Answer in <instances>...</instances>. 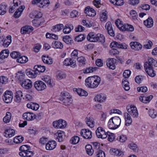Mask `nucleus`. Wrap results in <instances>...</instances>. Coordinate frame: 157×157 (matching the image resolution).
Returning a JSON list of instances; mask_svg holds the SVG:
<instances>
[{"label":"nucleus","mask_w":157,"mask_h":157,"mask_svg":"<svg viewBox=\"0 0 157 157\" xmlns=\"http://www.w3.org/2000/svg\"><path fill=\"white\" fill-rule=\"evenodd\" d=\"M100 78L97 75L89 77L85 80V85L88 87L94 88L98 87L100 83Z\"/></svg>","instance_id":"nucleus-1"},{"label":"nucleus","mask_w":157,"mask_h":157,"mask_svg":"<svg viewBox=\"0 0 157 157\" xmlns=\"http://www.w3.org/2000/svg\"><path fill=\"white\" fill-rule=\"evenodd\" d=\"M33 86L35 89L38 91L43 90L46 88L45 84L40 80L35 82L33 84Z\"/></svg>","instance_id":"nucleus-2"},{"label":"nucleus","mask_w":157,"mask_h":157,"mask_svg":"<svg viewBox=\"0 0 157 157\" xmlns=\"http://www.w3.org/2000/svg\"><path fill=\"white\" fill-rule=\"evenodd\" d=\"M2 98L3 101L6 103H10L13 98V94L11 91L6 90L4 93Z\"/></svg>","instance_id":"nucleus-3"},{"label":"nucleus","mask_w":157,"mask_h":157,"mask_svg":"<svg viewBox=\"0 0 157 157\" xmlns=\"http://www.w3.org/2000/svg\"><path fill=\"white\" fill-rule=\"evenodd\" d=\"M127 111L132 117L134 118H137L138 116V113L136 108L133 105H131L130 107L127 106L126 107Z\"/></svg>","instance_id":"nucleus-4"},{"label":"nucleus","mask_w":157,"mask_h":157,"mask_svg":"<svg viewBox=\"0 0 157 157\" xmlns=\"http://www.w3.org/2000/svg\"><path fill=\"white\" fill-rule=\"evenodd\" d=\"M53 126L56 128H65L67 125V122L64 120L60 119L57 121H54Z\"/></svg>","instance_id":"nucleus-5"},{"label":"nucleus","mask_w":157,"mask_h":157,"mask_svg":"<svg viewBox=\"0 0 157 157\" xmlns=\"http://www.w3.org/2000/svg\"><path fill=\"white\" fill-rule=\"evenodd\" d=\"M97 137L99 138L104 139L107 137V132L104 130L103 128L101 127H99L98 128L96 131Z\"/></svg>","instance_id":"nucleus-6"},{"label":"nucleus","mask_w":157,"mask_h":157,"mask_svg":"<svg viewBox=\"0 0 157 157\" xmlns=\"http://www.w3.org/2000/svg\"><path fill=\"white\" fill-rule=\"evenodd\" d=\"M144 68L147 74L151 77H154L156 75L152 67L149 66L147 63H145L144 65Z\"/></svg>","instance_id":"nucleus-7"},{"label":"nucleus","mask_w":157,"mask_h":157,"mask_svg":"<svg viewBox=\"0 0 157 157\" xmlns=\"http://www.w3.org/2000/svg\"><path fill=\"white\" fill-rule=\"evenodd\" d=\"M80 134L85 139H90L92 137L91 131L86 129L81 130Z\"/></svg>","instance_id":"nucleus-8"},{"label":"nucleus","mask_w":157,"mask_h":157,"mask_svg":"<svg viewBox=\"0 0 157 157\" xmlns=\"http://www.w3.org/2000/svg\"><path fill=\"white\" fill-rule=\"evenodd\" d=\"M109 46L111 48L117 47V48L123 49H126L128 47V45L125 43H120L116 41L111 42Z\"/></svg>","instance_id":"nucleus-9"},{"label":"nucleus","mask_w":157,"mask_h":157,"mask_svg":"<svg viewBox=\"0 0 157 157\" xmlns=\"http://www.w3.org/2000/svg\"><path fill=\"white\" fill-rule=\"evenodd\" d=\"M20 84L22 87L26 89H29L31 88L33 86L32 81L28 79L22 81V82H20Z\"/></svg>","instance_id":"nucleus-10"},{"label":"nucleus","mask_w":157,"mask_h":157,"mask_svg":"<svg viewBox=\"0 0 157 157\" xmlns=\"http://www.w3.org/2000/svg\"><path fill=\"white\" fill-rule=\"evenodd\" d=\"M105 29L107 30L108 33L111 36H114L115 34L112 27V24L110 21L107 22L105 26Z\"/></svg>","instance_id":"nucleus-11"},{"label":"nucleus","mask_w":157,"mask_h":157,"mask_svg":"<svg viewBox=\"0 0 157 157\" xmlns=\"http://www.w3.org/2000/svg\"><path fill=\"white\" fill-rule=\"evenodd\" d=\"M116 60L113 58H109L106 61V65L110 69L114 70L115 68V63Z\"/></svg>","instance_id":"nucleus-12"},{"label":"nucleus","mask_w":157,"mask_h":157,"mask_svg":"<svg viewBox=\"0 0 157 157\" xmlns=\"http://www.w3.org/2000/svg\"><path fill=\"white\" fill-rule=\"evenodd\" d=\"M23 117L27 121H32L34 120L36 117V115L31 112H26L23 114Z\"/></svg>","instance_id":"nucleus-13"},{"label":"nucleus","mask_w":157,"mask_h":157,"mask_svg":"<svg viewBox=\"0 0 157 157\" xmlns=\"http://www.w3.org/2000/svg\"><path fill=\"white\" fill-rule=\"evenodd\" d=\"M130 46L132 49L136 51H139L142 48L141 44L135 41L132 42L130 44Z\"/></svg>","instance_id":"nucleus-14"},{"label":"nucleus","mask_w":157,"mask_h":157,"mask_svg":"<svg viewBox=\"0 0 157 157\" xmlns=\"http://www.w3.org/2000/svg\"><path fill=\"white\" fill-rule=\"evenodd\" d=\"M120 30L123 31H127L132 32L134 31V28L132 25L128 24H125L120 27Z\"/></svg>","instance_id":"nucleus-15"},{"label":"nucleus","mask_w":157,"mask_h":157,"mask_svg":"<svg viewBox=\"0 0 157 157\" xmlns=\"http://www.w3.org/2000/svg\"><path fill=\"white\" fill-rule=\"evenodd\" d=\"M84 13L88 16L93 17L96 15V12L90 6H87L85 9Z\"/></svg>","instance_id":"nucleus-16"},{"label":"nucleus","mask_w":157,"mask_h":157,"mask_svg":"<svg viewBox=\"0 0 157 157\" xmlns=\"http://www.w3.org/2000/svg\"><path fill=\"white\" fill-rule=\"evenodd\" d=\"M56 146V143L54 140L49 141L46 145V148L47 150H52L54 149Z\"/></svg>","instance_id":"nucleus-17"},{"label":"nucleus","mask_w":157,"mask_h":157,"mask_svg":"<svg viewBox=\"0 0 157 157\" xmlns=\"http://www.w3.org/2000/svg\"><path fill=\"white\" fill-rule=\"evenodd\" d=\"M25 6L24 5L21 6L17 9L14 14V17L15 18H19L21 15Z\"/></svg>","instance_id":"nucleus-18"},{"label":"nucleus","mask_w":157,"mask_h":157,"mask_svg":"<svg viewBox=\"0 0 157 157\" xmlns=\"http://www.w3.org/2000/svg\"><path fill=\"white\" fill-rule=\"evenodd\" d=\"M33 30V27L28 25L25 26L21 28V33L23 34L29 33Z\"/></svg>","instance_id":"nucleus-19"},{"label":"nucleus","mask_w":157,"mask_h":157,"mask_svg":"<svg viewBox=\"0 0 157 157\" xmlns=\"http://www.w3.org/2000/svg\"><path fill=\"white\" fill-rule=\"evenodd\" d=\"M106 99V97L105 95L102 94H98L94 98L95 101L99 102L105 101Z\"/></svg>","instance_id":"nucleus-20"},{"label":"nucleus","mask_w":157,"mask_h":157,"mask_svg":"<svg viewBox=\"0 0 157 157\" xmlns=\"http://www.w3.org/2000/svg\"><path fill=\"white\" fill-rule=\"evenodd\" d=\"M15 132L13 129H6L4 132V135L6 137L10 138L15 134Z\"/></svg>","instance_id":"nucleus-21"},{"label":"nucleus","mask_w":157,"mask_h":157,"mask_svg":"<svg viewBox=\"0 0 157 157\" xmlns=\"http://www.w3.org/2000/svg\"><path fill=\"white\" fill-rule=\"evenodd\" d=\"M97 34L93 33H90L87 36L88 40L90 42H96L97 41Z\"/></svg>","instance_id":"nucleus-22"},{"label":"nucleus","mask_w":157,"mask_h":157,"mask_svg":"<svg viewBox=\"0 0 157 157\" xmlns=\"http://www.w3.org/2000/svg\"><path fill=\"white\" fill-rule=\"evenodd\" d=\"M153 96L152 95H150L148 96L143 95L140 96L139 99L141 101L145 103H147L150 102Z\"/></svg>","instance_id":"nucleus-23"},{"label":"nucleus","mask_w":157,"mask_h":157,"mask_svg":"<svg viewBox=\"0 0 157 157\" xmlns=\"http://www.w3.org/2000/svg\"><path fill=\"white\" fill-rule=\"evenodd\" d=\"M43 80L44 81L47 83V85L50 87H52L54 85L53 81H52L51 78L48 76H45L42 78Z\"/></svg>","instance_id":"nucleus-24"},{"label":"nucleus","mask_w":157,"mask_h":157,"mask_svg":"<svg viewBox=\"0 0 157 157\" xmlns=\"http://www.w3.org/2000/svg\"><path fill=\"white\" fill-rule=\"evenodd\" d=\"M74 27L71 24H67L63 28V31L64 34L70 33L72 30L73 29Z\"/></svg>","instance_id":"nucleus-25"},{"label":"nucleus","mask_w":157,"mask_h":157,"mask_svg":"<svg viewBox=\"0 0 157 157\" xmlns=\"http://www.w3.org/2000/svg\"><path fill=\"white\" fill-rule=\"evenodd\" d=\"M110 153L112 155L121 156L123 155L122 151L117 149L111 148L110 150Z\"/></svg>","instance_id":"nucleus-26"},{"label":"nucleus","mask_w":157,"mask_h":157,"mask_svg":"<svg viewBox=\"0 0 157 157\" xmlns=\"http://www.w3.org/2000/svg\"><path fill=\"white\" fill-rule=\"evenodd\" d=\"M86 124L89 127L92 128L94 127V122L92 117H86Z\"/></svg>","instance_id":"nucleus-27"},{"label":"nucleus","mask_w":157,"mask_h":157,"mask_svg":"<svg viewBox=\"0 0 157 157\" xmlns=\"http://www.w3.org/2000/svg\"><path fill=\"white\" fill-rule=\"evenodd\" d=\"M25 73L26 75L29 77L33 78H35L37 76V74L36 73L35 71L30 69H27L25 70Z\"/></svg>","instance_id":"nucleus-28"},{"label":"nucleus","mask_w":157,"mask_h":157,"mask_svg":"<svg viewBox=\"0 0 157 157\" xmlns=\"http://www.w3.org/2000/svg\"><path fill=\"white\" fill-rule=\"evenodd\" d=\"M27 108L35 110H37L39 109V105L37 103L30 102L27 105Z\"/></svg>","instance_id":"nucleus-29"},{"label":"nucleus","mask_w":157,"mask_h":157,"mask_svg":"<svg viewBox=\"0 0 157 157\" xmlns=\"http://www.w3.org/2000/svg\"><path fill=\"white\" fill-rule=\"evenodd\" d=\"M124 116L125 121V125L126 126H129L132 122V120L131 117L130 115L127 113H125Z\"/></svg>","instance_id":"nucleus-30"},{"label":"nucleus","mask_w":157,"mask_h":157,"mask_svg":"<svg viewBox=\"0 0 157 157\" xmlns=\"http://www.w3.org/2000/svg\"><path fill=\"white\" fill-rule=\"evenodd\" d=\"M11 42V36L10 35H8L4 40L2 44L4 47H7L10 44Z\"/></svg>","instance_id":"nucleus-31"},{"label":"nucleus","mask_w":157,"mask_h":157,"mask_svg":"<svg viewBox=\"0 0 157 157\" xmlns=\"http://www.w3.org/2000/svg\"><path fill=\"white\" fill-rule=\"evenodd\" d=\"M56 135L57 136V139L59 142L63 141L65 136V134L64 132L61 131H59L56 134Z\"/></svg>","instance_id":"nucleus-32"},{"label":"nucleus","mask_w":157,"mask_h":157,"mask_svg":"<svg viewBox=\"0 0 157 157\" xmlns=\"http://www.w3.org/2000/svg\"><path fill=\"white\" fill-rule=\"evenodd\" d=\"M33 151L28 150L25 152H20L19 155L21 156L31 157L33 156Z\"/></svg>","instance_id":"nucleus-33"},{"label":"nucleus","mask_w":157,"mask_h":157,"mask_svg":"<svg viewBox=\"0 0 157 157\" xmlns=\"http://www.w3.org/2000/svg\"><path fill=\"white\" fill-rule=\"evenodd\" d=\"M144 23L147 28H151L153 26V21L151 17H148L147 20L144 21Z\"/></svg>","instance_id":"nucleus-34"},{"label":"nucleus","mask_w":157,"mask_h":157,"mask_svg":"<svg viewBox=\"0 0 157 157\" xmlns=\"http://www.w3.org/2000/svg\"><path fill=\"white\" fill-rule=\"evenodd\" d=\"M22 96L23 95L21 91L20 90L17 91L15 93V101L18 103L19 102L21 101Z\"/></svg>","instance_id":"nucleus-35"},{"label":"nucleus","mask_w":157,"mask_h":157,"mask_svg":"<svg viewBox=\"0 0 157 157\" xmlns=\"http://www.w3.org/2000/svg\"><path fill=\"white\" fill-rule=\"evenodd\" d=\"M25 75L24 73L22 72L21 71H18L16 77L20 82H22V81L26 79L25 78Z\"/></svg>","instance_id":"nucleus-36"},{"label":"nucleus","mask_w":157,"mask_h":157,"mask_svg":"<svg viewBox=\"0 0 157 157\" xmlns=\"http://www.w3.org/2000/svg\"><path fill=\"white\" fill-rule=\"evenodd\" d=\"M52 46L54 48L62 49L63 47V45L61 42L54 41L52 43Z\"/></svg>","instance_id":"nucleus-37"},{"label":"nucleus","mask_w":157,"mask_h":157,"mask_svg":"<svg viewBox=\"0 0 157 157\" xmlns=\"http://www.w3.org/2000/svg\"><path fill=\"white\" fill-rule=\"evenodd\" d=\"M87 154L90 155H92L94 153V150L92 149V146L90 144H87L85 146Z\"/></svg>","instance_id":"nucleus-38"},{"label":"nucleus","mask_w":157,"mask_h":157,"mask_svg":"<svg viewBox=\"0 0 157 157\" xmlns=\"http://www.w3.org/2000/svg\"><path fill=\"white\" fill-rule=\"evenodd\" d=\"M9 52L8 49L3 50L0 53V59H4L7 58L9 55Z\"/></svg>","instance_id":"nucleus-39"},{"label":"nucleus","mask_w":157,"mask_h":157,"mask_svg":"<svg viewBox=\"0 0 157 157\" xmlns=\"http://www.w3.org/2000/svg\"><path fill=\"white\" fill-rule=\"evenodd\" d=\"M112 118L113 121V122L114 123L116 128H117L120 124L121 122V119L118 117H112Z\"/></svg>","instance_id":"nucleus-40"},{"label":"nucleus","mask_w":157,"mask_h":157,"mask_svg":"<svg viewBox=\"0 0 157 157\" xmlns=\"http://www.w3.org/2000/svg\"><path fill=\"white\" fill-rule=\"evenodd\" d=\"M63 41L67 44H71L73 43V39L69 36H66L63 37Z\"/></svg>","instance_id":"nucleus-41"},{"label":"nucleus","mask_w":157,"mask_h":157,"mask_svg":"<svg viewBox=\"0 0 157 157\" xmlns=\"http://www.w3.org/2000/svg\"><path fill=\"white\" fill-rule=\"evenodd\" d=\"M28 60V58L25 56H20L16 60V61L17 62L20 63H26Z\"/></svg>","instance_id":"nucleus-42"},{"label":"nucleus","mask_w":157,"mask_h":157,"mask_svg":"<svg viewBox=\"0 0 157 157\" xmlns=\"http://www.w3.org/2000/svg\"><path fill=\"white\" fill-rule=\"evenodd\" d=\"M74 91H77V94L81 96H87L88 95V93L85 90L81 89L76 88L74 89Z\"/></svg>","instance_id":"nucleus-43"},{"label":"nucleus","mask_w":157,"mask_h":157,"mask_svg":"<svg viewBox=\"0 0 157 157\" xmlns=\"http://www.w3.org/2000/svg\"><path fill=\"white\" fill-rule=\"evenodd\" d=\"M71 97L69 94L67 92H62L60 94V97L59 99L61 101L68 98Z\"/></svg>","instance_id":"nucleus-44"},{"label":"nucleus","mask_w":157,"mask_h":157,"mask_svg":"<svg viewBox=\"0 0 157 157\" xmlns=\"http://www.w3.org/2000/svg\"><path fill=\"white\" fill-rule=\"evenodd\" d=\"M42 58L43 61L45 63L51 64L53 63V61L52 59L48 56L46 57L45 56H43Z\"/></svg>","instance_id":"nucleus-45"},{"label":"nucleus","mask_w":157,"mask_h":157,"mask_svg":"<svg viewBox=\"0 0 157 157\" xmlns=\"http://www.w3.org/2000/svg\"><path fill=\"white\" fill-rule=\"evenodd\" d=\"M145 63H147L149 64V66L152 67L154 66L157 67V61L152 58H150L148 59V61Z\"/></svg>","instance_id":"nucleus-46"},{"label":"nucleus","mask_w":157,"mask_h":157,"mask_svg":"<svg viewBox=\"0 0 157 157\" xmlns=\"http://www.w3.org/2000/svg\"><path fill=\"white\" fill-rule=\"evenodd\" d=\"M35 71H37L39 72H44L46 69L45 66H42L40 65H36L34 66V67Z\"/></svg>","instance_id":"nucleus-47"},{"label":"nucleus","mask_w":157,"mask_h":157,"mask_svg":"<svg viewBox=\"0 0 157 157\" xmlns=\"http://www.w3.org/2000/svg\"><path fill=\"white\" fill-rule=\"evenodd\" d=\"M128 146L129 147L134 151L138 152L139 150L138 147L137 145L133 142H132L128 144Z\"/></svg>","instance_id":"nucleus-48"},{"label":"nucleus","mask_w":157,"mask_h":157,"mask_svg":"<svg viewBox=\"0 0 157 157\" xmlns=\"http://www.w3.org/2000/svg\"><path fill=\"white\" fill-rule=\"evenodd\" d=\"M56 76L58 79H61L65 78L66 75L63 72L58 71L56 73Z\"/></svg>","instance_id":"nucleus-49"},{"label":"nucleus","mask_w":157,"mask_h":157,"mask_svg":"<svg viewBox=\"0 0 157 157\" xmlns=\"http://www.w3.org/2000/svg\"><path fill=\"white\" fill-rule=\"evenodd\" d=\"M97 41H98L102 44L104 43L105 41V39L104 36L101 34L98 33L97 34Z\"/></svg>","instance_id":"nucleus-50"},{"label":"nucleus","mask_w":157,"mask_h":157,"mask_svg":"<svg viewBox=\"0 0 157 157\" xmlns=\"http://www.w3.org/2000/svg\"><path fill=\"white\" fill-rule=\"evenodd\" d=\"M110 2L113 5L121 6L124 4V2L123 0H109Z\"/></svg>","instance_id":"nucleus-51"},{"label":"nucleus","mask_w":157,"mask_h":157,"mask_svg":"<svg viewBox=\"0 0 157 157\" xmlns=\"http://www.w3.org/2000/svg\"><path fill=\"white\" fill-rule=\"evenodd\" d=\"M129 82L126 79H123L122 81V84L123 87L126 91L128 90L130 87L128 85Z\"/></svg>","instance_id":"nucleus-52"},{"label":"nucleus","mask_w":157,"mask_h":157,"mask_svg":"<svg viewBox=\"0 0 157 157\" xmlns=\"http://www.w3.org/2000/svg\"><path fill=\"white\" fill-rule=\"evenodd\" d=\"M11 117V114L9 112L6 113V116L3 118V121L6 123L9 122Z\"/></svg>","instance_id":"nucleus-53"},{"label":"nucleus","mask_w":157,"mask_h":157,"mask_svg":"<svg viewBox=\"0 0 157 157\" xmlns=\"http://www.w3.org/2000/svg\"><path fill=\"white\" fill-rule=\"evenodd\" d=\"M86 37V36L84 34H80L77 36L75 39V40L77 42H81L83 41Z\"/></svg>","instance_id":"nucleus-54"},{"label":"nucleus","mask_w":157,"mask_h":157,"mask_svg":"<svg viewBox=\"0 0 157 157\" xmlns=\"http://www.w3.org/2000/svg\"><path fill=\"white\" fill-rule=\"evenodd\" d=\"M63 27L64 26L63 24H60L53 26L52 28L54 31L59 32L63 29Z\"/></svg>","instance_id":"nucleus-55"},{"label":"nucleus","mask_w":157,"mask_h":157,"mask_svg":"<svg viewBox=\"0 0 157 157\" xmlns=\"http://www.w3.org/2000/svg\"><path fill=\"white\" fill-rule=\"evenodd\" d=\"M7 6L5 4L2 3L0 6V14L3 15L6 12V8Z\"/></svg>","instance_id":"nucleus-56"},{"label":"nucleus","mask_w":157,"mask_h":157,"mask_svg":"<svg viewBox=\"0 0 157 157\" xmlns=\"http://www.w3.org/2000/svg\"><path fill=\"white\" fill-rule=\"evenodd\" d=\"M24 137L21 136H18L14 138L13 142L16 144L21 143L24 140Z\"/></svg>","instance_id":"nucleus-57"},{"label":"nucleus","mask_w":157,"mask_h":157,"mask_svg":"<svg viewBox=\"0 0 157 157\" xmlns=\"http://www.w3.org/2000/svg\"><path fill=\"white\" fill-rule=\"evenodd\" d=\"M98 68L96 67H89L86 68L85 70H83V72L84 73H92L94 71H95Z\"/></svg>","instance_id":"nucleus-58"},{"label":"nucleus","mask_w":157,"mask_h":157,"mask_svg":"<svg viewBox=\"0 0 157 157\" xmlns=\"http://www.w3.org/2000/svg\"><path fill=\"white\" fill-rule=\"evenodd\" d=\"M80 140L79 138L77 136H74L72 137L70 140L71 143L72 144H77Z\"/></svg>","instance_id":"nucleus-59"},{"label":"nucleus","mask_w":157,"mask_h":157,"mask_svg":"<svg viewBox=\"0 0 157 157\" xmlns=\"http://www.w3.org/2000/svg\"><path fill=\"white\" fill-rule=\"evenodd\" d=\"M113 122V121L112 118H111L108 122V126L110 129H116V128L114 124V123Z\"/></svg>","instance_id":"nucleus-60"},{"label":"nucleus","mask_w":157,"mask_h":157,"mask_svg":"<svg viewBox=\"0 0 157 157\" xmlns=\"http://www.w3.org/2000/svg\"><path fill=\"white\" fill-rule=\"evenodd\" d=\"M111 48H112V49L109 52V54L111 56H114L119 54V52L115 48H117V47Z\"/></svg>","instance_id":"nucleus-61"},{"label":"nucleus","mask_w":157,"mask_h":157,"mask_svg":"<svg viewBox=\"0 0 157 157\" xmlns=\"http://www.w3.org/2000/svg\"><path fill=\"white\" fill-rule=\"evenodd\" d=\"M50 4V2L49 0H41L40 3L38 6L40 7H43L44 6H48Z\"/></svg>","instance_id":"nucleus-62"},{"label":"nucleus","mask_w":157,"mask_h":157,"mask_svg":"<svg viewBox=\"0 0 157 157\" xmlns=\"http://www.w3.org/2000/svg\"><path fill=\"white\" fill-rule=\"evenodd\" d=\"M61 103L65 105H70L72 103V99L71 97L68 98L66 99L63 100L61 101Z\"/></svg>","instance_id":"nucleus-63"},{"label":"nucleus","mask_w":157,"mask_h":157,"mask_svg":"<svg viewBox=\"0 0 157 157\" xmlns=\"http://www.w3.org/2000/svg\"><path fill=\"white\" fill-rule=\"evenodd\" d=\"M149 116L152 118H155L157 116V112L154 109H151L149 111Z\"/></svg>","instance_id":"nucleus-64"}]
</instances>
